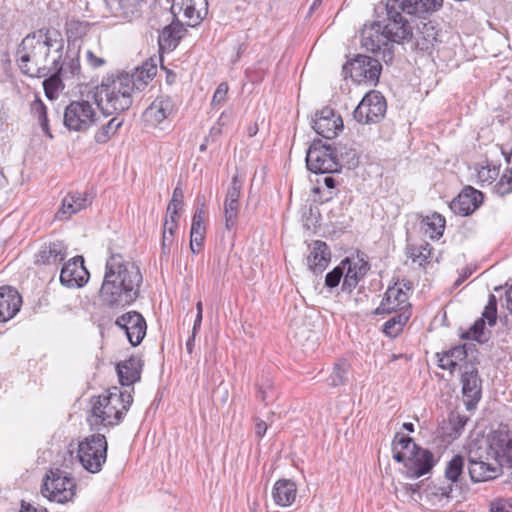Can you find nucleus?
I'll return each mask as SVG.
<instances>
[{
    "label": "nucleus",
    "mask_w": 512,
    "mask_h": 512,
    "mask_svg": "<svg viewBox=\"0 0 512 512\" xmlns=\"http://www.w3.org/2000/svg\"><path fill=\"white\" fill-rule=\"evenodd\" d=\"M442 5L443 0H387L375 9L376 13L385 12V17L364 25L361 44L367 51L381 54L386 64L394 58V43L404 44L412 38L417 50L430 53L441 42V30L425 15Z\"/></svg>",
    "instance_id": "nucleus-1"
},
{
    "label": "nucleus",
    "mask_w": 512,
    "mask_h": 512,
    "mask_svg": "<svg viewBox=\"0 0 512 512\" xmlns=\"http://www.w3.org/2000/svg\"><path fill=\"white\" fill-rule=\"evenodd\" d=\"M142 283L143 275L136 263L120 253H111L105 263L101 301L111 309H123L140 296Z\"/></svg>",
    "instance_id": "nucleus-2"
},
{
    "label": "nucleus",
    "mask_w": 512,
    "mask_h": 512,
    "mask_svg": "<svg viewBox=\"0 0 512 512\" xmlns=\"http://www.w3.org/2000/svg\"><path fill=\"white\" fill-rule=\"evenodd\" d=\"M62 43L52 38L48 29H40L28 34L17 50V62L21 72L29 77L43 78L51 72V48Z\"/></svg>",
    "instance_id": "nucleus-3"
},
{
    "label": "nucleus",
    "mask_w": 512,
    "mask_h": 512,
    "mask_svg": "<svg viewBox=\"0 0 512 512\" xmlns=\"http://www.w3.org/2000/svg\"><path fill=\"white\" fill-rule=\"evenodd\" d=\"M132 392H134L133 387L128 392L114 386L103 394L93 397L91 413L95 423L103 426L118 425L133 403Z\"/></svg>",
    "instance_id": "nucleus-4"
},
{
    "label": "nucleus",
    "mask_w": 512,
    "mask_h": 512,
    "mask_svg": "<svg viewBox=\"0 0 512 512\" xmlns=\"http://www.w3.org/2000/svg\"><path fill=\"white\" fill-rule=\"evenodd\" d=\"M126 75L119 74L116 78H107L96 87L94 99L97 106L106 115L124 112L133 102L132 89Z\"/></svg>",
    "instance_id": "nucleus-5"
},
{
    "label": "nucleus",
    "mask_w": 512,
    "mask_h": 512,
    "mask_svg": "<svg viewBox=\"0 0 512 512\" xmlns=\"http://www.w3.org/2000/svg\"><path fill=\"white\" fill-rule=\"evenodd\" d=\"M349 165H354L356 160V151L350 149L344 153L342 147L332 148L330 145H320L313 143L306 154V165L308 170L316 174H330L341 171L342 165L339 162L338 156Z\"/></svg>",
    "instance_id": "nucleus-6"
},
{
    "label": "nucleus",
    "mask_w": 512,
    "mask_h": 512,
    "mask_svg": "<svg viewBox=\"0 0 512 512\" xmlns=\"http://www.w3.org/2000/svg\"><path fill=\"white\" fill-rule=\"evenodd\" d=\"M77 484L66 471L51 469L45 476L41 493L49 501L64 504L73 500Z\"/></svg>",
    "instance_id": "nucleus-7"
},
{
    "label": "nucleus",
    "mask_w": 512,
    "mask_h": 512,
    "mask_svg": "<svg viewBox=\"0 0 512 512\" xmlns=\"http://www.w3.org/2000/svg\"><path fill=\"white\" fill-rule=\"evenodd\" d=\"M107 448V440L103 434H92L79 442L77 458L85 470L98 473L106 462Z\"/></svg>",
    "instance_id": "nucleus-8"
},
{
    "label": "nucleus",
    "mask_w": 512,
    "mask_h": 512,
    "mask_svg": "<svg viewBox=\"0 0 512 512\" xmlns=\"http://www.w3.org/2000/svg\"><path fill=\"white\" fill-rule=\"evenodd\" d=\"M97 123V113L87 100L71 101L64 110L63 124L69 131L87 132Z\"/></svg>",
    "instance_id": "nucleus-9"
},
{
    "label": "nucleus",
    "mask_w": 512,
    "mask_h": 512,
    "mask_svg": "<svg viewBox=\"0 0 512 512\" xmlns=\"http://www.w3.org/2000/svg\"><path fill=\"white\" fill-rule=\"evenodd\" d=\"M386 110V99L379 91L373 90L362 98L353 111V117L358 123L374 124L384 118Z\"/></svg>",
    "instance_id": "nucleus-10"
},
{
    "label": "nucleus",
    "mask_w": 512,
    "mask_h": 512,
    "mask_svg": "<svg viewBox=\"0 0 512 512\" xmlns=\"http://www.w3.org/2000/svg\"><path fill=\"white\" fill-rule=\"evenodd\" d=\"M343 70L356 82H369L375 85L379 80L382 66L378 59L357 55L343 66Z\"/></svg>",
    "instance_id": "nucleus-11"
},
{
    "label": "nucleus",
    "mask_w": 512,
    "mask_h": 512,
    "mask_svg": "<svg viewBox=\"0 0 512 512\" xmlns=\"http://www.w3.org/2000/svg\"><path fill=\"white\" fill-rule=\"evenodd\" d=\"M171 12L182 15L187 26H198L208 14L207 0H173Z\"/></svg>",
    "instance_id": "nucleus-12"
},
{
    "label": "nucleus",
    "mask_w": 512,
    "mask_h": 512,
    "mask_svg": "<svg viewBox=\"0 0 512 512\" xmlns=\"http://www.w3.org/2000/svg\"><path fill=\"white\" fill-rule=\"evenodd\" d=\"M487 442L499 461L512 468V429L508 425L500 424L489 434Z\"/></svg>",
    "instance_id": "nucleus-13"
},
{
    "label": "nucleus",
    "mask_w": 512,
    "mask_h": 512,
    "mask_svg": "<svg viewBox=\"0 0 512 512\" xmlns=\"http://www.w3.org/2000/svg\"><path fill=\"white\" fill-rule=\"evenodd\" d=\"M115 325L123 329L132 346H138L146 335L147 324L137 311H129L119 316Z\"/></svg>",
    "instance_id": "nucleus-14"
},
{
    "label": "nucleus",
    "mask_w": 512,
    "mask_h": 512,
    "mask_svg": "<svg viewBox=\"0 0 512 512\" xmlns=\"http://www.w3.org/2000/svg\"><path fill=\"white\" fill-rule=\"evenodd\" d=\"M89 279V272L84 266V258L75 256L66 262L60 272V282L67 288H80Z\"/></svg>",
    "instance_id": "nucleus-15"
},
{
    "label": "nucleus",
    "mask_w": 512,
    "mask_h": 512,
    "mask_svg": "<svg viewBox=\"0 0 512 512\" xmlns=\"http://www.w3.org/2000/svg\"><path fill=\"white\" fill-rule=\"evenodd\" d=\"M175 112V104L168 95H160L143 112L146 125L156 127Z\"/></svg>",
    "instance_id": "nucleus-16"
},
{
    "label": "nucleus",
    "mask_w": 512,
    "mask_h": 512,
    "mask_svg": "<svg viewBox=\"0 0 512 512\" xmlns=\"http://www.w3.org/2000/svg\"><path fill=\"white\" fill-rule=\"evenodd\" d=\"M313 129L320 136L332 139L343 129V121L340 115L329 107H325L316 113Z\"/></svg>",
    "instance_id": "nucleus-17"
},
{
    "label": "nucleus",
    "mask_w": 512,
    "mask_h": 512,
    "mask_svg": "<svg viewBox=\"0 0 512 512\" xmlns=\"http://www.w3.org/2000/svg\"><path fill=\"white\" fill-rule=\"evenodd\" d=\"M462 393L468 410L474 408L482 396V381L476 367L466 365L461 375Z\"/></svg>",
    "instance_id": "nucleus-18"
},
{
    "label": "nucleus",
    "mask_w": 512,
    "mask_h": 512,
    "mask_svg": "<svg viewBox=\"0 0 512 512\" xmlns=\"http://www.w3.org/2000/svg\"><path fill=\"white\" fill-rule=\"evenodd\" d=\"M92 195L85 192H70L63 199L60 208L55 214L59 221L68 220L72 215L89 207L92 203Z\"/></svg>",
    "instance_id": "nucleus-19"
},
{
    "label": "nucleus",
    "mask_w": 512,
    "mask_h": 512,
    "mask_svg": "<svg viewBox=\"0 0 512 512\" xmlns=\"http://www.w3.org/2000/svg\"><path fill=\"white\" fill-rule=\"evenodd\" d=\"M68 254L67 245L61 240L44 242L39 251L34 255V264L58 265L65 260Z\"/></svg>",
    "instance_id": "nucleus-20"
},
{
    "label": "nucleus",
    "mask_w": 512,
    "mask_h": 512,
    "mask_svg": "<svg viewBox=\"0 0 512 512\" xmlns=\"http://www.w3.org/2000/svg\"><path fill=\"white\" fill-rule=\"evenodd\" d=\"M436 460L433 453L425 448L419 447L408 457V462L405 463L407 469V476L409 478H419L429 473L435 466Z\"/></svg>",
    "instance_id": "nucleus-21"
},
{
    "label": "nucleus",
    "mask_w": 512,
    "mask_h": 512,
    "mask_svg": "<svg viewBox=\"0 0 512 512\" xmlns=\"http://www.w3.org/2000/svg\"><path fill=\"white\" fill-rule=\"evenodd\" d=\"M408 294L397 284L388 287L380 305L375 309L376 315L390 314L408 310Z\"/></svg>",
    "instance_id": "nucleus-22"
},
{
    "label": "nucleus",
    "mask_w": 512,
    "mask_h": 512,
    "mask_svg": "<svg viewBox=\"0 0 512 512\" xmlns=\"http://www.w3.org/2000/svg\"><path fill=\"white\" fill-rule=\"evenodd\" d=\"M483 201V194L471 186L465 187L450 203L451 210L461 216L473 213Z\"/></svg>",
    "instance_id": "nucleus-23"
},
{
    "label": "nucleus",
    "mask_w": 512,
    "mask_h": 512,
    "mask_svg": "<svg viewBox=\"0 0 512 512\" xmlns=\"http://www.w3.org/2000/svg\"><path fill=\"white\" fill-rule=\"evenodd\" d=\"M62 50L63 44L60 43L58 47L53 51V58L51 60V72L48 76L44 77L43 87L45 95L48 99L53 100L57 97V93L64 86L62 84V80L60 75L62 73L63 67L60 65V60L62 59Z\"/></svg>",
    "instance_id": "nucleus-24"
},
{
    "label": "nucleus",
    "mask_w": 512,
    "mask_h": 512,
    "mask_svg": "<svg viewBox=\"0 0 512 512\" xmlns=\"http://www.w3.org/2000/svg\"><path fill=\"white\" fill-rule=\"evenodd\" d=\"M503 466L499 460H493L492 463L470 460L468 471L473 482H485L497 478Z\"/></svg>",
    "instance_id": "nucleus-25"
},
{
    "label": "nucleus",
    "mask_w": 512,
    "mask_h": 512,
    "mask_svg": "<svg viewBox=\"0 0 512 512\" xmlns=\"http://www.w3.org/2000/svg\"><path fill=\"white\" fill-rule=\"evenodd\" d=\"M142 366V360L136 356L117 363L116 371L121 385L133 386L134 383L140 381Z\"/></svg>",
    "instance_id": "nucleus-26"
},
{
    "label": "nucleus",
    "mask_w": 512,
    "mask_h": 512,
    "mask_svg": "<svg viewBox=\"0 0 512 512\" xmlns=\"http://www.w3.org/2000/svg\"><path fill=\"white\" fill-rule=\"evenodd\" d=\"M22 303L17 290L11 287H0V322H6L16 315Z\"/></svg>",
    "instance_id": "nucleus-27"
},
{
    "label": "nucleus",
    "mask_w": 512,
    "mask_h": 512,
    "mask_svg": "<svg viewBox=\"0 0 512 512\" xmlns=\"http://www.w3.org/2000/svg\"><path fill=\"white\" fill-rule=\"evenodd\" d=\"M331 252L328 245L320 240L312 244V250L307 257V266L314 274H321L329 265Z\"/></svg>",
    "instance_id": "nucleus-28"
},
{
    "label": "nucleus",
    "mask_w": 512,
    "mask_h": 512,
    "mask_svg": "<svg viewBox=\"0 0 512 512\" xmlns=\"http://www.w3.org/2000/svg\"><path fill=\"white\" fill-rule=\"evenodd\" d=\"M157 73V65L153 59L146 60L140 67H137L132 74L121 73L126 75L129 81V86L132 91H142L148 83L155 77Z\"/></svg>",
    "instance_id": "nucleus-29"
},
{
    "label": "nucleus",
    "mask_w": 512,
    "mask_h": 512,
    "mask_svg": "<svg viewBox=\"0 0 512 512\" xmlns=\"http://www.w3.org/2000/svg\"><path fill=\"white\" fill-rule=\"evenodd\" d=\"M205 207L202 204L197 207L192 217V224L190 230V250L193 254H198L204 243L206 227L204 225Z\"/></svg>",
    "instance_id": "nucleus-30"
},
{
    "label": "nucleus",
    "mask_w": 512,
    "mask_h": 512,
    "mask_svg": "<svg viewBox=\"0 0 512 512\" xmlns=\"http://www.w3.org/2000/svg\"><path fill=\"white\" fill-rule=\"evenodd\" d=\"M186 29L179 20L165 26L158 37L159 51H173L179 44Z\"/></svg>",
    "instance_id": "nucleus-31"
},
{
    "label": "nucleus",
    "mask_w": 512,
    "mask_h": 512,
    "mask_svg": "<svg viewBox=\"0 0 512 512\" xmlns=\"http://www.w3.org/2000/svg\"><path fill=\"white\" fill-rule=\"evenodd\" d=\"M297 487L295 482L289 479H279L275 482L272 497L278 506L287 507L296 499Z\"/></svg>",
    "instance_id": "nucleus-32"
},
{
    "label": "nucleus",
    "mask_w": 512,
    "mask_h": 512,
    "mask_svg": "<svg viewBox=\"0 0 512 512\" xmlns=\"http://www.w3.org/2000/svg\"><path fill=\"white\" fill-rule=\"evenodd\" d=\"M366 273L367 267L365 264L360 265L349 259V263L345 265L341 290L348 293L352 292Z\"/></svg>",
    "instance_id": "nucleus-33"
},
{
    "label": "nucleus",
    "mask_w": 512,
    "mask_h": 512,
    "mask_svg": "<svg viewBox=\"0 0 512 512\" xmlns=\"http://www.w3.org/2000/svg\"><path fill=\"white\" fill-rule=\"evenodd\" d=\"M431 254L432 247L428 242H423L419 245L407 244L406 246V256L420 267H424L428 263Z\"/></svg>",
    "instance_id": "nucleus-34"
},
{
    "label": "nucleus",
    "mask_w": 512,
    "mask_h": 512,
    "mask_svg": "<svg viewBox=\"0 0 512 512\" xmlns=\"http://www.w3.org/2000/svg\"><path fill=\"white\" fill-rule=\"evenodd\" d=\"M409 310L397 313L383 325V332L389 337H396L403 330V327L410 318Z\"/></svg>",
    "instance_id": "nucleus-35"
},
{
    "label": "nucleus",
    "mask_w": 512,
    "mask_h": 512,
    "mask_svg": "<svg viewBox=\"0 0 512 512\" xmlns=\"http://www.w3.org/2000/svg\"><path fill=\"white\" fill-rule=\"evenodd\" d=\"M256 397L265 405H269L277 399V391L270 378H261V381L257 384Z\"/></svg>",
    "instance_id": "nucleus-36"
},
{
    "label": "nucleus",
    "mask_w": 512,
    "mask_h": 512,
    "mask_svg": "<svg viewBox=\"0 0 512 512\" xmlns=\"http://www.w3.org/2000/svg\"><path fill=\"white\" fill-rule=\"evenodd\" d=\"M465 460L461 455L454 456L445 468V477L452 483H457L461 480L464 471Z\"/></svg>",
    "instance_id": "nucleus-37"
},
{
    "label": "nucleus",
    "mask_w": 512,
    "mask_h": 512,
    "mask_svg": "<svg viewBox=\"0 0 512 512\" xmlns=\"http://www.w3.org/2000/svg\"><path fill=\"white\" fill-rule=\"evenodd\" d=\"M350 364L346 360H341L335 364L332 373L328 378L330 386L338 387L346 384L348 380V373Z\"/></svg>",
    "instance_id": "nucleus-38"
},
{
    "label": "nucleus",
    "mask_w": 512,
    "mask_h": 512,
    "mask_svg": "<svg viewBox=\"0 0 512 512\" xmlns=\"http://www.w3.org/2000/svg\"><path fill=\"white\" fill-rule=\"evenodd\" d=\"M122 121H119L116 117L109 120V122L98 129L94 135V140L98 144L107 143L110 138L118 131L121 127Z\"/></svg>",
    "instance_id": "nucleus-39"
},
{
    "label": "nucleus",
    "mask_w": 512,
    "mask_h": 512,
    "mask_svg": "<svg viewBox=\"0 0 512 512\" xmlns=\"http://www.w3.org/2000/svg\"><path fill=\"white\" fill-rule=\"evenodd\" d=\"M31 110L35 116H37L40 126L43 132L50 138H52V134L50 132L48 117H47V108L45 104L40 100L36 99L31 104Z\"/></svg>",
    "instance_id": "nucleus-40"
},
{
    "label": "nucleus",
    "mask_w": 512,
    "mask_h": 512,
    "mask_svg": "<svg viewBox=\"0 0 512 512\" xmlns=\"http://www.w3.org/2000/svg\"><path fill=\"white\" fill-rule=\"evenodd\" d=\"M452 485H438V484H431L428 485L425 489L426 497L430 500H438L441 501L443 499H449L451 498L452 493Z\"/></svg>",
    "instance_id": "nucleus-41"
},
{
    "label": "nucleus",
    "mask_w": 512,
    "mask_h": 512,
    "mask_svg": "<svg viewBox=\"0 0 512 512\" xmlns=\"http://www.w3.org/2000/svg\"><path fill=\"white\" fill-rule=\"evenodd\" d=\"M349 263V258L343 259L338 266L333 268L330 272H328L325 276V286L329 289H333L337 287L343 279V275L345 272V265Z\"/></svg>",
    "instance_id": "nucleus-42"
},
{
    "label": "nucleus",
    "mask_w": 512,
    "mask_h": 512,
    "mask_svg": "<svg viewBox=\"0 0 512 512\" xmlns=\"http://www.w3.org/2000/svg\"><path fill=\"white\" fill-rule=\"evenodd\" d=\"M239 209V201H224V218L226 229L231 230L235 226L239 214Z\"/></svg>",
    "instance_id": "nucleus-43"
},
{
    "label": "nucleus",
    "mask_w": 512,
    "mask_h": 512,
    "mask_svg": "<svg viewBox=\"0 0 512 512\" xmlns=\"http://www.w3.org/2000/svg\"><path fill=\"white\" fill-rule=\"evenodd\" d=\"M393 447H398L403 452H406L407 455H411L414 451H416L420 446L417 445L414 440L406 435H403L397 432L392 441Z\"/></svg>",
    "instance_id": "nucleus-44"
},
{
    "label": "nucleus",
    "mask_w": 512,
    "mask_h": 512,
    "mask_svg": "<svg viewBox=\"0 0 512 512\" xmlns=\"http://www.w3.org/2000/svg\"><path fill=\"white\" fill-rule=\"evenodd\" d=\"M428 230L432 239H439L445 229V218L440 214H433L427 221Z\"/></svg>",
    "instance_id": "nucleus-45"
},
{
    "label": "nucleus",
    "mask_w": 512,
    "mask_h": 512,
    "mask_svg": "<svg viewBox=\"0 0 512 512\" xmlns=\"http://www.w3.org/2000/svg\"><path fill=\"white\" fill-rule=\"evenodd\" d=\"M484 321H487L489 326H494L497 322V299L494 294H489L488 302L482 312Z\"/></svg>",
    "instance_id": "nucleus-46"
},
{
    "label": "nucleus",
    "mask_w": 512,
    "mask_h": 512,
    "mask_svg": "<svg viewBox=\"0 0 512 512\" xmlns=\"http://www.w3.org/2000/svg\"><path fill=\"white\" fill-rule=\"evenodd\" d=\"M484 327L485 321L483 318H479L474 322L468 331H465L461 334V338L466 340H476L482 343L485 341L482 339L484 334Z\"/></svg>",
    "instance_id": "nucleus-47"
},
{
    "label": "nucleus",
    "mask_w": 512,
    "mask_h": 512,
    "mask_svg": "<svg viewBox=\"0 0 512 512\" xmlns=\"http://www.w3.org/2000/svg\"><path fill=\"white\" fill-rule=\"evenodd\" d=\"M243 183L244 179L236 173L231 179V184L227 190L224 201H239Z\"/></svg>",
    "instance_id": "nucleus-48"
},
{
    "label": "nucleus",
    "mask_w": 512,
    "mask_h": 512,
    "mask_svg": "<svg viewBox=\"0 0 512 512\" xmlns=\"http://www.w3.org/2000/svg\"><path fill=\"white\" fill-rule=\"evenodd\" d=\"M470 460H482L484 462L492 463L493 460H500L497 455H494V451L489 447V444L485 447H478L476 450H470L469 452V461Z\"/></svg>",
    "instance_id": "nucleus-49"
},
{
    "label": "nucleus",
    "mask_w": 512,
    "mask_h": 512,
    "mask_svg": "<svg viewBox=\"0 0 512 512\" xmlns=\"http://www.w3.org/2000/svg\"><path fill=\"white\" fill-rule=\"evenodd\" d=\"M60 65L63 67L62 73H70L71 76L78 74L81 68L78 53L70 55L67 52L65 60L63 62L60 61Z\"/></svg>",
    "instance_id": "nucleus-50"
},
{
    "label": "nucleus",
    "mask_w": 512,
    "mask_h": 512,
    "mask_svg": "<svg viewBox=\"0 0 512 512\" xmlns=\"http://www.w3.org/2000/svg\"><path fill=\"white\" fill-rule=\"evenodd\" d=\"M87 23L71 19L66 22V31L69 38H80L87 32Z\"/></svg>",
    "instance_id": "nucleus-51"
},
{
    "label": "nucleus",
    "mask_w": 512,
    "mask_h": 512,
    "mask_svg": "<svg viewBox=\"0 0 512 512\" xmlns=\"http://www.w3.org/2000/svg\"><path fill=\"white\" fill-rule=\"evenodd\" d=\"M495 192L505 196L512 192V171L506 170L494 187Z\"/></svg>",
    "instance_id": "nucleus-52"
},
{
    "label": "nucleus",
    "mask_w": 512,
    "mask_h": 512,
    "mask_svg": "<svg viewBox=\"0 0 512 512\" xmlns=\"http://www.w3.org/2000/svg\"><path fill=\"white\" fill-rule=\"evenodd\" d=\"M181 209L168 208L166 211V216L163 222V226H165V230L172 233V231H176L178 228V220L180 218L179 211Z\"/></svg>",
    "instance_id": "nucleus-53"
},
{
    "label": "nucleus",
    "mask_w": 512,
    "mask_h": 512,
    "mask_svg": "<svg viewBox=\"0 0 512 512\" xmlns=\"http://www.w3.org/2000/svg\"><path fill=\"white\" fill-rule=\"evenodd\" d=\"M474 347V344H464L462 346H455L446 352L450 359H453L458 364V361H463L467 358L469 351Z\"/></svg>",
    "instance_id": "nucleus-54"
},
{
    "label": "nucleus",
    "mask_w": 512,
    "mask_h": 512,
    "mask_svg": "<svg viewBox=\"0 0 512 512\" xmlns=\"http://www.w3.org/2000/svg\"><path fill=\"white\" fill-rule=\"evenodd\" d=\"M175 232L169 233V231L165 230V226H163L162 230V240H161V257L168 258L171 253V247L175 240Z\"/></svg>",
    "instance_id": "nucleus-55"
},
{
    "label": "nucleus",
    "mask_w": 512,
    "mask_h": 512,
    "mask_svg": "<svg viewBox=\"0 0 512 512\" xmlns=\"http://www.w3.org/2000/svg\"><path fill=\"white\" fill-rule=\"evenodd\" d=\"M499 175V169L495 166L481 167L478 171V178L483 183L491 184Z\"/></svg>",
    "instance_id": "nucleus-56"
},
{
    "label": "nucleus",
    "mask_w": 512,
    "mask_h": 512,
    "mask_svg": "<svg viewBox=\"0 0 512 512\" xmlns=\"http://www.w3.org/2000/svg\"><path fill=\"white\" fill-rule=\"evenodd\" d=\"M183 198H184L183 190L178 185L173 190L172 198H171L170 202L168 203L167 207L168 208H175V209H181L182 210V208H183Z\"/></svg>",
    "instance_id": "nucleus-57"
},
{
    "label": "nucleus",
    "mask_w": 512,
    "mask_h": 512,
    "mask_svg": "<svg viewBox=\"0 0 512 512\" xmlns=\"http://www.w3.org/2000/svg\"><path fill=\"white\" fill-rule=\"evenodd\" d=\"M227 92H228V84L225 82L220 83L214 92V95L212 98V104L218 105V104L223 103L226 99Z\"/></svg>",
    "instance_id": "nucleus-58"
},
{
    "label": "nucleus",
    "mask_w": 512,
    "mask_h": 512,
    "mask_svg": "<svg viewBox=\"0 0 512 512\" xmlns=\"http://www.w3.org/2000/svg\"><path fill=\"white\" fill-rule=\"evenodd\" d=\"M437 357H438V366L441 369H448L452 372L457 367V363H455L453 359H450L447 352H443L442 354L437 353Z\"/></svg>",
    "instance_id": "nucleus-59"
},
{
    "label": "nucleus",
    "mask_w": 512,
    "mask_h": 512,
    "mask_svg": "<svg viewBox=\"0 0 512 512\" xmlns=\"http://www.w3.org/2000/svg\"><path fill=\"white\" fill-rule=\"evenodd\" d=\"M467 417L464 415H452L449 419L453 430L456 434H460L461 431L464 429L466 423H467Z\"/></svg>",
    "instance_id": "nucleus-60"
},
{
    "label": "nucleus",
    "mask_w": 512,
    "mask_h": 512,
    "mask_svg": "<svg viewBox=\"0 0 512 512\" xmlns=\"http://www.w3.org/2000/svg\"><path fill=\"white\" fill-rule=\"evenodd\" d=\"M419 484H403L401 488H396V492H399L403 497L414 499V494H419Z\"/></svg>",
    "instance_id": "nucleus-61"
},
{
    "label": "nucleus",
    "mask_w": 512,
    "mask_h": 512,
    "mask_svg": "<svg viewBox=\"0 0 512 512\" xmlns=\"http://www.w3.org/2000/svg\"><path fill=\"white\" fill-rule=\"evenodd\" d=\"M490 512H512V505L504 499H497L491 502Z\"/></svg>",
    "instance_id": "nucleus-62"
},
{
    "label": "nucleus",
    "mask_w": 512,
    "mask_h": 512,
    "mask_svg": "<svg viewBox=\"0 0 512 512\" xmlns=\"http://www.w3.org/2000/svg\"><path fill=\"white\" fill-rule=\"evenodd\" d=\"M86 58H87V62L88 64L92 67V68H98V67H101L102 65L105 64V60L101 57H97L96 55H94V53L90 50L87 51L86 53Z\"/></svg>",
    "instance_id": "nucleus-63"
},
{
    "label": "nucleus",
    "mask_w": 512,
    "mask_h": 512,
    "mask_svg": "<svg viewBox=\"0 0 512 512\" xmlns=\"http://www.w3.org/2000/svg\"><path fill=\"white\" fill-rule=\"evenodd\" d=\"M392 450H393V459L396 462L403 463L404 465H405V463L408 462L409 455H407L406 452H403L398 447H393V446H392Z\"/></svg>",
    "instance_id": "nucleus-64"
}]
</instances>
